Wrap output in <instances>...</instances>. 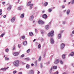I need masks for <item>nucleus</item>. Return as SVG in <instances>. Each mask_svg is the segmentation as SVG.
<instances>
[{
    "label": "nucleus",
    "instance_id": "32",
    "mask_svg": "<svg viewBox=\"0 0 74 74\" xmlns=\"http://www.w3.org/2000/svg\"><path fill=\"white\" fill-rule=\"evenodd\" d=\"M5 59L6 60H9V58H8L7 57H5Z\"/></svg>",
    "mask_w": 74,
    "mask_h": 74
},
{
    "label": "nucleus",
    "instance_id": "28",
    "mask_svg": "<svg viewBox=\"0 0 74 74\" xmlns=\"http://www.w3.org/2000/svg\"><path fill=\"white\" fill-rule=\"evenodd\" d=\"M60 64H63V61H62V60H60Z\"/></svg>",
    "mask_w": 74,
    "mask_h": 74
},
{
    "label": "nucleus",
    "instance_id": "51",
    "mask_svg": "<svg viewBox=\"0 0 74 74\" xmlns=\"http://www.w3.org/2000/svg\"><path fill=\"white\" fill-rule=\"evenodd\" d=\"M71 53H72L73 55H74V51H71Z\"/></svg>",
    "mask_w": 74,
    "mask_h": 74
},
{
    "label": "nucleus",
    "instance_id": "4",
    "mask_svg": "<svg viewBox=\"0 0 74 74\" xmlns=\"http://www.w3.org/2000/svg\"><path fill=\"white\" fill-rule=\"evenodd\" d=\"M38 23L39 25H42V24H44V22L41 20H40L38 21Z\"/></svg>",
    "mask_w": 74,
    "mask_h": 74
},
{
    "label": "nucleus",
    "instance_id": "36",
    "mask_svg": "<svg viewBox=\"0 0 74 74\" xmlns=\"http://www.w3.org/2000/svg\"><path fill=\"white\" fill-rule=\"evenodd\" d=\"M40 67H41V68H42V63H41V64H40Z\"/></svg>",
    "mask_w": 74,
    "mask_h": 74
},
{
    "label": "nucleus",
    "instance_id": "26",
    "mask_svg": "<svg viewBox=\"0 0 74 74\" xmlns=\"http://www.w3.org/2000/svg\"><path fill=\"white\" fill-rule=\"evenodd\" d=\"M41 56H40L39 57V59H38V61H40L41 60Z\"/></svg>",
    "mask_w": 74,
    "mask_h": 74
},
{
    "label": "nucleus",
    "instance_id": "35",
    "mask_svg": "<svg viewBox=\"0 0 74 74\" xmlns=\"http://www.w3.org/2000/svg\"><path fill=\"white\" fill-rule=\"evenodd\" d=\"M25 56V55H24V54H22L21 56V58H23Z\"/></svg>",
    "mask_w": 74,
    "mask_h": 74
},
{
    "label": "nucleus",
    "instance_id": "40",
    "mask_svg": "<svg viewBox=\"0 0 74 74\" xmlns=\"http://www.w3.org/2000/svg\"><path fill=\"white\" fill-rule=\"evenodd\" d=\"M27 53H29V52H30V49H28L27 50Z\"/></svg>",
    "mask_w": 74,
    "mask_h": 74
},
{
    "label": "nucleus",
    "instance_id": "55",
    "mask_svg": "<svg viewBox=\"0 0 74 74\" xmlns=\"http://www.w3.org/2000/svg\"><path fill=\"white\" fill-rule=\"evenodd\" d=\"M50 62L49 61H48L47 62V64H50Z\"/></svg>",
    "mask_w": 74,
    "mask_h": 74
},
{
    "label": "nucleus",
    "instance_id": "58",
    "mask_svg": "<svg viewBox=\"0 0 74 74\" xmlns=\"http://www.w3.org/2000/svg\"><path fill=\"white\" fill-rule=\"evenodd\" d=\"M72 34H74V30H73V31H72Z\"/></svg>",
    "mask_w": 74,
    "mask_h": 74
},
{
    "label": "nucleus",
    "instance_id": "57",
    "mask_svg": "<svg viewBox=\"0 0 74 74\" xmlns=\"http://www.w3.org/2000/svg\"><path fill=\"white\" fill-rule=\"evenodd\" d=\"M43 40H44V39L43 38L41 40V41H43Z\"/></svg>",
    "mask_w": 74,
    "mask_h": 74
},
{
    "label": "nucleus",
    "instance_id": "29",
    "mask_svg": "<svg viewBox=\"0 0 74 74\" xmlns=\"http://www.w3.org/2000/svg\"><path fill=\"white\" fill-rule=\"evenodd\" d=\"M71 4H74V0H71Z\"/></svg>",
    "mask_w": 74,
    "mask_h": 74
},
{
    "label": "nucleus",
    "instance_id": "9",
    "mask_svg": "<svg viewBox=\"0 0 74 74\" xmlns=\"http://www.w3.org/2000/svg\"><path fill=\"white\" fill-rule=\"evenodd\" d=\"M15 17H12L11 20V22H12V23H14V21H15Z\"/></svg>",
    "mask_w": 74,
    "mask_h": 74
},
{
    "label": "nucleus",
    "instance_id": "12",
    "mask_svg": "<svg viewBox=\"0 0 74 74\" xmlns=\"http://www.w3.org/2000/svg\"><path fill=\"white\" fill-rule=\"evenodd\" d=\"M70 10L69 9H68L67 11H66V14L67 15H69V14H70Z\"/></svg>",
    "mask_w": 74,
    "mask_h": 74
},
{
    "label": "nucleus",
    "instance_id": "10",
    "mask_svg": "<svg viewBox=\"0 0 74 74\" xmlns=\"http://www.w3.org/2000/svg\"><path fill=\"white\" fill-rule=\"evenodd\" d=\"M12 7V6L11 5H10L9 7L7 8V10H8V11H10V10H11V9Z\"/></svg>",
    "mask_w": 74,
    "mask_h": 74
},
{
    "label": "nucleus",
    "instance_id": "59",
    "mask_svg": "<svg viewBox=\"0 0 74 74\" xmlns=\"http://www.w3.org/2000/svg\"><path fill=\"white\" fill-rule=\"evenodd\" d=\"M29 8L31 9L32 8V6H30Z\"/></svg>",
    "mask_w": 74,
    "mask_h": 74
},
{
    "label": "nucleus",
    "instance_id": "52",
    "mask_svg": "<svg viewBox=\"0 0 74 74\" xmlns=\"http://www.w3.org/2000/svg\"><path fill=\"white\" fill-rule=\"evenodd\" d=\"M64 32V30H62L61 31H60V33H63V32Z\"/></svg>",
    "mask_w": 74,
    "mask_h": 74
},
{
    "label": "nucleus",
    "instance_id": "22",
    "mask_svg": "<svg viewBox=\"0 0 74 74\" xmlns=\"http://www.w3.org/2000/svg\"><path fill=\"white\" fill-rule=\"evenodd\" d=\"M25 60H26L27 61H29V60H30V59L29 58H25Z\"/></svg>",
    "mask_w": 74,
    "mask_h": 74
},
{
    "label": "nucleus",
    "instance_id": "23",
    "mask_svg": "<svg viewBox=\"0 0 74 74\" xmlns=\"http://www.w3.org/2000/svg\"><path fill=\"white\" fill-rule=\"evenodd\" d=\"M53 69L54 70H56L57 69V66H54L53 67Z\"/></svg>",
    "mask_w": 74,
    "mask_h": 74
},
{
    "label": "nucleus",
    "instance_id": "49",
    "mask_svg": "<svg viewBox=\"0 0 74 74\" xmlns=\"http://www.w3.org/2000/svg\"><path fill=\"white\" fill-rule=\"evenodd\" d=\"M25 38V36H23L22 37V38H23V39H24V38Z\"/></svg>",
    "mask_w": 74,
    "mask_h": 74
},
{
    "label": "nucleus",
    "instance_id": "14",
    "mask_svg": "<svg viewBox=\"0 0 74 74\" xmlns=\"http://www.w3.org/2000/svg\"><path fill=\"white\" fill-rule=\"evenodd\" d=\"M61 36H62L61 34H58V39H60L61 38Z\"/></svg>",
    "mask_w": 74,
    "mask_h": 74
},
{
    "label": "nucleus",
    "instance_id": "3",
    "mask_svg": "<svg viewBox=\"0 0 74 74\" xmlns=\"http://www.w3.org/2000/svg\"><path fill=\"white\" fill-rule=\"evenodd\" d=\"M60 61V60L58 59H56L54 62V64H58V63H59V62Z\"/></svg>",
    "mask_w": 74,
    "mask_h": 74
},
{
    "label": "nucleus",
    "instance_id": "63",
    "mask_svg": "<svg viewBox=\"0 0 74 74\" xmlns=\"http://www.w3.org/2000/svg\"><path fill=\"white\" fill-rule=\"evenodd\" d=\"M65 11H66V10H65L63 11L64 12H65Z\"/></svg>",
    "mask_w": 74,
    "mask_h": 74
},
{
    "label": "nucleus",
    "instance_id": "1",
    "mask_svg": "<svg viewBox=\"0 0 74 74\" xmlns=\"http://www.w3.org/2000/svg\"><path fill=\"white\" fill-rule=\"evenodd\" d=\"M19 61L18 60H16L14 61L13 62V64L14 66L16 67H18L19 64Z\"/></svg>",
    "mask_w": 74,
    "mask_h": 74
},
{
    "label": "nucleus",
    "instance_id": "20",
    "mask_svg": "<svg viewBox=\"0 0 74 74\" xmlns=\"http://www.w3.org/2000/svg\"><path fill=\"white\" fill-rule=\"evenodd\" d=\"M23 44L24 45H27V41H24L23 42Z\"/></svg>",
    "mask_w": 74,
    "mask_h": 74
},
{
    "label": "nucleus",
    "instance_id": "30",
    "mask_svg": "<svg viewBox=\"0 0 74 74\" xmlns=\"http://www.w3.org/2000/svg\"><path fill=\"white\" fill-rule=\"evenodd\" d=\"M9 51V49H5V52H8Z\"/></svg>",
    "mask_w": 74,
    "mask_h": 74
},
{
    "label": "nucleus",
    "instance_id": "6",
    "mask_svg": "<svg viewBox=\"0 0 74 74\" xmlns=\"http://www.w3.org/2000/svg\"><path fill=\"white\" fill-rule=\"evenodd\" d=\"M19 54V52H15L13 53V55L14 56H18Z\"/></svg>",
    "mask_w": 74,
    "mask_h": 74
},
{
    "label": "nucleus",
    "instance_id": "62",
    "mask_svg": "<svg viewBox=\"0 0 74 74\" xmlns=\"http://www.w3.org/2000/svg\"><path fill=\"white\" fill-rule=\"evenodd\" d=\"M49 25H51V22H49Z\"/></svg>",
    "mask_w": 74,
    "mask_h": 74
},
{
    "label": "nucleus",
    "instance_id": "43",
    "mask_svg": "<svg viewBox=\"0 0 74 74\" xmlns=\"http://www.w3.org/2000/svg\"><path fill=\"white\" fill-rule=\"evenodd\" d=\"M62 8H65V6L64 5H62Z\"/></svg>",
    "mask_w": 74,
    "mask_h": 74
},
{
    "label": "nucleus",
    "instance_id": "11",
    "mask_svg": "<svg viewBox=\"0 0 74 74\" xmlns=\"http://www.w3.org/2000/svg\"><path fill=\"white\" fill-rule=\"evenodd\" d=\"M8 68H9V67L8 66L7 68H1V70H4L5 71L6 70H7V69H8Z\"/></svg>",
    "mask_w": 74,
    "mask_h": 74
},
{
    "label": "nucleus",
    "instance_id": "47",
    "mask_svg": "<svg viewBox=\"0 0 74 74\" xmlns=\"http://www.w3.org/2000/svg\"><path fill=\"white\" fill-rule=\"evenodd\" d=\"M70 36H71V37H73V36H74V35H73V34H71Z\"/></svg>",
    "mask_w": 74,
    "mask_h": 74
},
{
    "label": "nucleus",
    "instance_id": "54",
    "mask_svg": "<svg viewBox=\"0 0 74 74\" xmlns=\"http://www.w3.org/2000/svg\"><path fill=\"white\" fill-rule=\"evenodd\" d=\"M35 65H37V61H36L35 62Z\"/></svg>",
    "mask_w": 74,
    "mask_h": 74
},
{
    "label": "nucleus",
    "instance_id": "25",
    "mask_svg": "<svg viewBox=\"0 0 74 74\" xmlns=\"http://www.w3.org/2000/svg\"><path fill=\"white\" fill-rule=\"evenodd\" d=\"M30 3H31V2H29L27 4V7H29V6L30 5Z\"/></svg>",
    "mask_w": 74,
    "mask_h": 74
},
{
    "label": "nucleus",
    "instance_id": "61",
    "mask_svg": "<svg viewBox=\"0 0 74 74\" xmlns=\"http://www.w3.org/2000/svg\"><path fill=\"white\" fill-rule=\"evenodd\" d=\"M2 12V10L1 9L0 10V13H1Z\"/></svg>",
    "mask_w": 74,
    "mask_h": 74
},
{
    "label": "nucleus",
    "instance_id": "24",
    "mask_svg": "<svg viewBox=\"0 0 74 74\" xmlns=\"http://www.w3.org/2000/svg\"><path fill=\"white\" fill-rule=\"evenodd\" d=\"M29 65L28 64H27L26 65V68L27 69H28L29 68Z\"/></svg>",
    "mask_w": 74,
    "mask_h": 74
},
{
    "label": "nucleus",
    "instance_id": "17",
    "mask_svg": "<svg viewBox=\"0 0 74 74\" xmlns=\"http://www.w3.org/2000/svg\"><path fill=\"white\" fill-rule=\"evenodd\" d=\"M33 34L32 32H30L29 33V35L30 36H32Z\"/></svg>",
    "mask_w": 74,
    "mask_h": 74
},
{
    "label": "nucleus",
    "instance_id": "5",
    "mask_svg": "<svg viewBox=\"0 0 74 74\" xmlns=\"http://www.w3.org/2000/svg\"><path fill=\"white\" fill-rule=\"evenodd\" d=\"M50 43L52 45L54 44V40L53 38H50Z\"/></svg>",
    "mask_w": 74,
    "mask_h": 74
},
{
    "label": "nucleus",
    "instance_id": "34",
    "mask_svg": "<svg viewBox=\"0 0 74 74\" xmlns=\"http://www.w3.org/2000/svg\"><path fill=\"white\" fill-rule=\"evenodd\" d=\"M48 10L49 12H51L52 11V9H49Z\"/></svg>",
    "mask_w": 74,
    "mask_h": 74
},
{
    "label": "nucleus",
    "instance_id": "48",
    "mask_svg": "<svg viewBox=\"0 0 74 74\" xmlns=\"http://www.w3.org/2000/svg\"><path fill=\"white\" fill-rule=\"evenodd\" d=\"M35 31L36 33H37V31H38V30H37V29H36L35 30Z\"/></svg>",
    "mask_w": 74,
    "mask_h": 74
},
{
    "label": "nucleus",
    "instance_id": "41",
    "mask_svg": "<svg viewBox=\"0 0 74 74\" xmlns=\"http://www.w3.org/2000/svg\"><path fill=\"white\" fill-rule=\"evenodd\" d=\"M16 73V71H14L13 72V74H15Z\"/></svg>",
    "mask_w": 74,
    "mask_h": 74
},
{
    "label": "nucleus",
    "instance_id": "18",
    "mask_svg": "<svg viewBox=\"0 0 74 74\" xmlns=\"http://www.w3.org/2000/svg\"><path fill=\"white\" fill-rule=\"evenodd\" d=\"M66 58V55L64 54H63L62 55V59H64Z\"/></svg>",
    "mask_w": 74,
    "mask_h": 74
},
{
    "label": "nucleus",
    "instance_id": "13",
    "mask_svg": "<svg viewBox=\"0 0 74 74\" xmlns=\"http://www.w3.org/2000/svg\"><path fill=\"white\" fill-rule=\"evenodd\" d=\"M64 46H65V45L64 44V43L62 44L61 46V49H63V48H64Z\"/></svg>",
    "mask_w": 74,
    "mask_h": 74
},
{
    "label": "nucleus",
    "instance_id": "31",
    "mask_svg": "<svg viewBox=\"0 0 74 74\" xmlns=\"http://www.w3.org/2000/svg\"><path fill=\"white\" fill-rule=\"evenodd\" d=\"M5 34H2L1 35L0 37H3V36Z\"/></svg>",
    "mask_w": 74,
    "mask_h": 74
},
{
    "label": "nucleus",
    "instance_id": "33",
    "mask_svg": "<svg viewBox=\"0 0 74 74\" xmlns=\"http://www.w3.org/2000/svg\"><path fill=\"white\" fill-rule=\"evenodd\" d=\"M52 67H51V69L49 70V72L50 73H51L52 72Z\"/></svg>",
    "mask_w": 74,
    "mask_h": 74
},
{
    "label": "nucleus",
    "instance_id": "46",
    "mask_svg": "<svg viewBox=\"0 0 74 74\" xmlns=\"http://www.w3.org/2000/svg\"><path fill=\"white\" fill-rule=\"evenodd\" d=\"M15 46H14L13 47V50H15Z\"/></svg>",
    "mask_w": 74,
    "mask_h": 74
},
{
    "label": "nucleus",
    "instance_id": "15",
    "mask_svg": "<svg viewBox=\"0 0 74 74\" xmlns=\"http://www.w3.org/2000/svg\"><path fill=\"white\" fill-rule=\"evenodd\" d=\"M49 25H47L45 26V29H46L47 30H48V29H49Z\"/></svg>",
    "mask_w": 74,
    "mask_h": 74
},
{
    "label": "nucleus",
    "instance_id": "50",
    "mask_svg": "<svg viewBox=\"0 0 74 74\" xmlns=\"http://www.w3.org/2000/svg\"><path fill=\"white\" fill-rule=\"evenodd\" d=\"M41 34H44V32H43V31H41Z\"/></svg>",
    "mask_w": 74,
    "mask_h": 74
},
{
    "label": "nucleus",
    "instance_id": "60",
    "mask_svg": "<svg viewBox=\"0 0 74 74\" xmlns=\"http://www.w3.org/2000/svg\"><path fill=\"white\" fill-rule=\"evenodd\" d=\"M19 74H22V72H19L18 73Z\"/></svg>",
    "mask_w": 74,
    "mask_h": 74
},
{
    "label": "nucleus",
    "instance_id": "44",
    "mask_svg": "<svg viewBox=\"0 0 74 74\" xmlns=\"http://www.w3.org/2000/svg\"><path fill=\"white\" fill-rule=\"evenodd\" d=\"M33 5V4H30L29 6L31 7H32Z\"/></svg>",
    "mask_w": 74,
    "mask_h": 74
},
{
    "label": "nucleus",
    "instance_id": "7",
    "mask_svg": "<svg viewBox=\"0 0 74 74\" xmlns=\"http://www.w3.org/2000/svg\"><path fill=\"white\" fill-rule=\"evenodd\" d=\"M42 16L43 18H44V19H47V17H48V16L46 14H44L42 15Z\"/></svg>",
    "mask_w": 74,
    "mask_h": 74
},
{
    "label": "nucleus",
    "instance_id": "27",
    "mask_svg": "<svg viewBox=\"0 0 74 74\" xmlns=\"http://www.w3.org/2000/svg\"><path fill=\"white\" fill-rule=\"evenodd\" d=\"M69 56H74V54H73L72 53H71L70 54H69Z\"/></svg>",
    "mask_w": 74,
    "mask_h": 74
},
{
    "label": "nucleus",
    "instance_id": "64",
    "mask_svg": "<svg viewBox=\"0 0 74 74\" xmlns=\"http://www.w3.org/2000/svg\"><path fill=\"white\" fill-rule=\"evenodd\" d=\"M63 74H67V73H64Z\"/></svg>",
    "mask_w": 74,
    "mask_h": 74
},
{
    "label": "nucleus",
    "instance_id": "16",
    "mask_svg": "<svg viewBox=\"0 0 74 74\" xmlns=\"http://www.w3.org/2000/svg\"><path fill=\"white\" fill-rule=\"evenodd\" d=\"M33 18H34V16H30V21H32Z\"/></svg>",
    "mask_w": 74,
    "mask_h": 74
},
{
    "label": "nucleus",
    "instance_id": "45",
    "mask_svg": "<svg viewBox=\"0 0 74 74\" xmlns=\"http://www.w3.org/2000/svg\"><path fill=\"white\" fill-rule=\"evenodd\" d=\"M21 47V44H18V47H19V48H20V47Z\"/></svg>",
    "mask_w": 74,
    "mask_h": 74
},
{
    "label": "nucleus",
    "instance_id": "42",
    "mask_svg": "<svg viewBox=\"0 0 74 74\" xmlns=\"http://www.w3.org/2000/svg\"><path fill=\"white\" fill-rule=\"evenodd\" d=\"M54 74H58V71H57L56 72L54 73Z\"/></svg>",
    "mask_w": 74,
    "mask_h": 74
},
{
    "label": "nucleus",
    "instance_id": "53",
    "mask_svg": "<svg viewBox=\"0 0 74 74\" xmlns=\"http://www.w3.org/2000/svg\"><path fill=\"white\" fill-rule=\"evenodd\" d=\"M6 17V15H5L3 16V18H5V17Z\"/></svg>",
    "mask_w": 74,
    "mask_h": 74
},
{
    "label": "nucleus",
    "instance_id": "19",
    "mask_svg": "<svg viewBox=\"0 0 74 74\" xmlns=\"http://www.w3.org/2000/svg\"><path fill=\"white\" fill-rule=\"evenodd\" d=\"M24 14H22L20 16L21 18H24Z\"/></svg>",
    "mask_w": 74,
    "mask_h": 74
},
{
    "label": "nucleus",
    "instance_id": "39",
    "mask_svg": "<svg viewBox=\"0 0 74 74\" xmlns=\"http://www.w3.org/2000/svg\"><path fill=\"white\" fill-rule=\"evenodd\" d=\"M38 48H41V45H39L38 46Z\"/></svg>",
    "mask_w": 74,
    "mask_h": 74
},
{
    "label": "nucleus",
    "instance_id": "56",
    "mask_svg": "<svg viewBox=\"0 0 74 74\" xmlns=\"http://www.w3.org/2000/svg\"><path fill=\"white\" fill-rule=\"evenodd\" d=\"M31 66H34V64L32 63L31 64Z\"/></svg>",
    "mask_w": 74,
    "mask_h": 74
},
{
    "label": "nucleus",
    "instance_id": "37",
    "mask_svg": "<svg viewBox=\"0 0 74 74\" xmlns=\"http://www.w3.org/2000/svg\"><path fill=\"white\" fill-rule=\"evenodd\" d=\"M21 7H19L18 8V10H21Z\"/></svg>",
    "mask_w": 74,
    "mask_h": 74
},
{
    "label": "nucleus",
    "instance_id": "2",
    "mask_svg": "<svg viewBox=\"0 0 74 74\" xmlns=\"http://www.w3.org/2000/svg\"><path fill=\"white\" fill-rule=\"evenodd\" d=\"M53 33H54V31H52L48 34V36L49 37L50 36L52 37L53 36H54V34Z\"/></svg>",
    "mask_w": 74,
    "mask_h": 74
},
{
    "label": "nucleus",
    "instance_id": "21",
    "mask_svg": "<svg viewBox=\"0 0 74 74\" xmlns=\"http://www.w3.org/2000/svg\"><path fill=\"white\" fill-rule=\"evenodd\" d=\"M47 5H48V3L47 2H45L44 4V6H45V7L47 6Z\"/></svg>",
    "mask_w": 74,
    "mask_h": 74
},
{
    "label": "nucleus",
    "instance_id": "8",
    "mask_svg": "<svg viewBox=\"0 0 74 74\" xmlns=\"http://www.w3.org/2000/svg\"><path fill=\"white\" fill-rule=\"evenodd\" d=\"M29 73L30 74H34V71L32 70H30L29 71Z\"/></svg>",
    "mask_w": 74,
    "mask_h": 74
},
{
    "label": "nucleus",
    "instance_id": "38",
    "mask_svg": "<svg viewBox=\"0 0 74 74\" xmlns=\"http://www.w3.org/2000/svg\"><path fill=\"white\" fill-rule=\"evenodd\" d=\"M62 23L63 25H65V21H63L62 22Z\"/></svg>",
    "mask_w": 74,
    "mask_h": 74
}]
</instances>
